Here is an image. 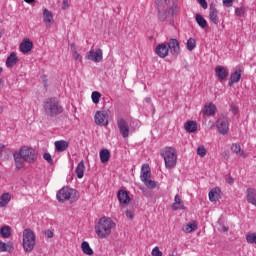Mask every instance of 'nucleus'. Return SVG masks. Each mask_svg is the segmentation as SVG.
Segmentation results:
<instances>
[{
    "mask_svg": "<svg viewBox=\"0 0 256 256\" xmlns=\"http://www.w3.org/2000/svg\"><path fill=\"white\" fill-rule=\"evenodd\" d=\"M16 168L23 169V163H35L37 161V153L35 149L23 146L19 151L13 154Z\"/></svg>",
    "mask_w": 256,
    "mask_h": 256,
    "instance_id": "f257e3e1",
    "label": "nucleus"
},
{
    "mask_svg": "<svg viewBox=\"0 0 256 256\" xmlns=\"http://www.w3.org/2000/svg\"><path fill=\"white\" fill-rule=\"evenodd\" d=\"M115 225V222L111 218L102 217L94 227L95 233L99 239H107L111 235V231L115 229Z\"/></svg>",
    "mask_w": 256,
    "mask_h": 256,
    "instance_id": "f03ea898",
    "label": "nucleus"
},
{
    "mask_svg": "<svg viewBox=\"0 0 256 256\" xmlns=\"http://www.w3.org/2000/svg\"><path fill=\"white\" fill-rule=\"evenodd\" d=\"M42 107L47 117H57L63 113V106L59 102V99L55 97L44 100Z\"/></svg>",
    "mask_w": 256,
    "mask_h": 256,
    "instance_id": "7ed1b4c3",
    "label": "nucleus"
},
{
    "mask_svg": "<svg viewBox=\"0 0 256 256\" xmlns=\"http://www.w3.org/2000/svg\"><path fill=\"white\" fill-rule=\"evenodd\" d=\"M160 155L164 159L166 169H174L177 165V150L174 147H165L160 151Z\"/></svg>",
    "mask_w": 256,
    "mask_h": 256,
    "instance_id": "20e7f679",
    "label": "nucleus"
},
{
    "mask_svg": "<svg viewBox=\"0 0 256 256\" xmlns=\"http://www.w3.org/2000/svg\"><path fill=\"white\" fill-rule=\"evenodd\" d=\"M140 181L144 183L147 189H155L157 187V182L151 180V168L149 164H143L140 173Z\"/></svg>",
    "mask_w": 256,
    "mask_h": 256,
    "instance_id": "39448f33",
    "label": "nucleus"
},
{
    "mask_svg": "<svg viewBox=\"0 0 256 256\" xmlns=\"http://www.w3.org/2000/svg\"><path fill=\"white\" fill-rule=\"evenodd\" d=\"M23 249L26 253H31L35 249V234L30 229L23 231Z\"/></svg>",
    "mask_w": 256,
    "mask_h": 256,
    "instance_id": "423d86ee",
    "label": "nucleus"
},
{
    "mask_svg": "<svg viewBox=\"0 0 256 256\" xmlns=\"http://www.w3.org/2000/svg\"><path fill=\"white\" fill-rule=\"evenodd\" d=\"M77 195V190L69 187H63L57 192V199L60 202H65V201H71L75 199Z\"/></svg>",
    "mask_w": 256,
    "mask_h": 256,
    "instance_id": "0eeeda50",
    "label": "nucleus"
},
{
    "mask_svg": "<svg viewBox=\"0 0 256 256\" xmlns=\"http://www.w3.org/2000/svg\"><path fill=\"white\" fill-rule=\"evenodd\" d=\"M116 125L118 127V131L120 135H122L123 139H127L129 137V133H131V128L129 127V122L125 120L123 117L117 118Z\"/></svg>",
    "mask_w": 256,
    "mask_h": 256,
    "instance_id": "6e6552de",
    "label": "nucleus"
},
{
    "mask_svg": "<svg viewBox=\"0 0 256 256\" xmlns=\"http://www.w3.org/2000/svg\"><path fill=\"white\" fill-rule=\"evenodd\" d=\"M85 59L93 61V63H101L103 61V50L101 48L90 50L87 52Z\"/></svg>",
    "mask_w": 256,
    "mask_h": 256,
    "instance_id": "1a4fd4ad",
    "label": "nucleus"
},
{
    "mask_svg": "<svg viewBox=\"0 0 256 256\" xmlns=\"http://www.w3.org/2000/svg\"><path fill=\"white\" fill-rule=\"evenodd\" d=\"M216 127L221 135H227L229 133V119L225 116H219Z\"/></svg>",
    "mask_w": 256,
    "mask_h": 256,
    "instance_id": "9d476101",
    "label": "nucleus"
},
{
    "mask_svg": "<svg viewBox=\"0 0 256 256\" xmlns=\"http://www.w3.org/2000/svg\"><path fill=\"white\" fill-rule=\"evenodd\" d=\"M108 117L109 116L105 111L96 112L94 117L96 125H99L100 127H107V125H109Z\"/></svg>",
    "mask_w": 256,
    "mask_h": 256,
    "instance_id": "9b49d317",
    "label": "nucleus"
},
{
    "mask_svg": "<svg viewBox=\"0 0 256 256\" xmlns=\"http://www.w3.org/2000/svg\"><path fill=\"white\" fill-rule=\"evenodd\" d=\"M168 49H170V53L175 56L181 53V48L179 47V41H177V39H170L168 41Z\"/></svg>",
    "mask_w": 256,
    "mask_h": 256,
    "instance_id": "f8f14e48",
    "label": "nucleus"
},
{
    "mask_svg": "<svg viewBox=\"0 0 256 256\" xmlns=\"http://www.w3.org/2000/svg\"><path fill=\"white\" fill-rule=\"evenodd\" d=\"M169 3H171V0H155V6L158 9L159 15L167 11V7H169Z\"/></svg>",
    "mask_w": 256,
    "mask_h": 256,
    "instance_id": "ddd939ff",
    "label": "nucleus"
},
{
    "mask_svg": "<svg viewBox=\"0 0 256 256\" xmlns=\"http://www.w3.org/2000/svg\"><path fill=\"white\" fill-rule=\"evenodd\" d=\"M246 201L251 205L256 207V189L255 188H248L246 190Z\"/></svg>",
    "mask_w": 256,
    "mask_h": 256,
    "instance_id": "4468645a",
    "label": "nucleus"
},
{
    "mask_svg": "<svg viewBox=\"0 0 256 256\" xmlns=\"http://www.w3.org/2000/svg\"><path fill=\"white\" fill-rule=\"evenodd\" d=\"M179 13V5L177 3H173L170 7L167 6L166 10L162 13V19H165L168 15H177Z\"/></svg>",
    "mask_w": 256,
    "mask_h": 256,
    "instance_id": "2eb2a0df",
    "label": "nucleus"
},
{
    "mask_svg": "<svg viewBox=\"0 0 256 256\" xmlns=\"http://www.w3.org/2000/svg\"><path fill=\"white\" fill-rule=\"evenodd\" d=\"M215 74L219 81H223L229 77V71H227V69H225L223 66H217L215 68Z\"/></svg>",
    "mask_w": 256,
    "mask_h": 256,
    "instance_id": "dca6fc26",
    "label": "nucleus"
},
{
    "mask_svg": "<svg viewBox=\"0 0 256 256\" xmlns=\"http://www.w3.org/2000/svg\"><path fill=\"white\" fill-rule=\"evenodd\" d=\"M209 19L214 25H219V11L217 8L210 6L209 8Z\"/></svg>",
    "mask_w": 256,
    "mask_h": 256,
    "instance_id": "f3484780",
    "label": "nucleus"
},
{
    "mask_svg": "<svg viewBox=\"0 0 256 256\" xmlns=\"http://www.w3.org/2000/svg\"><path fill=\"white\" fill-rule=\"evenodd\" d=\"M156 55H158V57H161V59H165V57L169 55V48L167 47V45L159 44L156 47Z\"/></svg>",
    "mask_w": 256,
    "mask_h": 256,
    "instance_id": "a211bd4d",
    "label": "nucleus"
},
{
    "mask_svg": "<svg viewBox=\"0 0 256 256\" xmlns=\"http://www.w3.org/2000/svg\"><path fill=\"white\" fill-rule=\"evenodd\" d=\"M15 246L13 242H3L0 240V253H13Z\"/></svg>",
    "mask_w": 256,
    "mask_h": 256,
    "instance_id": "6ab92c4d",
    "label": "nucleus"
},
{
    "mask_svg": "<svg viewBox=\"0 0 256 256\" xmlns=\"http://www.w3.org/2000/svg\"><path fill=\"white\" fill-rule=\"evenodd\" d=\"M33 49V42L29 39H24L20 44V51L21 53H29Z\"/></svg>",
    "mask_w": 256,
    "mask_h": 256,
    "instance_id": "aec40b11",
    "label": "nucleus"
},
{
    "mask_svg": "<svg viewBox=\"0 0 256 256\" xmlns=\"http://www.w3.org/2000/svg\"><path fill=\"white\" fill-rule=\"evenodd\" d=\"M54 145L58 153H63V151H67V149H69V142L65 140H58Z\"/></svg>",
    "mask_w": 256,
    "mask_h": 256,
    "instance_id": "412c9836",
    "label": "nucleus"
},
{
    "mask_svg": "<svg viewBox=\"0 0 256 256\" xmlns=\"http://www.w3.org/2000/svg\"><path fill=\"white\" fill-rule=\"evenodd\" d=\"M117 197H118V200L120 201V203H122L123 205H127V203L131 202L129 193H127V191H125V190H120L117 194Z\"/></svg>",
    "mask_w": 256,
    "mask_h": 256,
    "instance_id": "4be33fe9",
    "label": "nucleus"
},
{
    "mask_svg": "<svg viewBox=\"0 0 256 256\" xmlns=\"http://www.w3.org/2000/svg\"><path fill=\"white\" fill-rule=\"evenodd\" d=\"M239 81H241V69H237L230 75L229 86L233 87V85H235V83H239Z\"/></svg>",
    "mask_w": 256,
    "mask_h": 256,
    "instance_id": "5701e85b",
    "label": "nucleus"
},
{
    "mask_svg": "<svg viewBox=\"0 0 256 256\" xmlns=\"http://www.w3.org/2000/svg\"><path fill=\"white\" fill-rule=\"evenodd\" d=\"M173 211H179V209H185V206L183 205V200L181 199V196L179 194L175 195L174 203L172 204Z\"/></svg>",
    "mask_w": 256,
    "mask_h": 256,
    "instance_id": "b1692460",
    "label": "nucleus"
},
{
    "mask_svg": "<svg viewBox=\"0 0 256 256\" xmlns=\"http://www.w3.org/2000/svg\"><path fill=\"white\" fill-rule=\"evenodd\" d=\"M43 22L46 25H51L53 23V12L49 11L47 8L43 10Z\"/></svg>",
    "mask_w": 256,
    "mask_h": 256,
    "instance_id": "393cba45",
    "label": "nucleus"
},
{
    "mask_svg": "<svg viewBox=\"0 0 256 256\" xmlns=\"http://www.w3.org/2000/svg\"><path fill=\"white\" fill-rule=\"evenodd\" d=\"M75 173L78 179H83L85 175V161H80L76 167Z\"/></svg>",
    "mask_w": 256,
    "mask_h": 256,
    "instance_id": "a878e982",
    "label": "nucleus"
},
{
    "mask_svg": "<svg viewBox=\"0 0 256 256\" xmlns=\"http://www.w3.org/2000/svg\"><path fill=\"white\" fill-rule=\"evenodd\" d=\"M10 202H11V193L6 192L0 196V207L1 208L7 207V205H9Z\"/></svg>",
    "mask_w": 256,
    "mask_h": 256,
    "instance_id": "bb28decb",
    "label": "nucleus"
},
{
    "mask_svg": "<svg viewBox=\"0 0 256 256\" xmlns=\"http://www.w3.org/2000/svg\"><path fill=\"white\" fill-rule=\"evenodd\" d=\"M17 61H19L17 53L12 52L6 60V67H15V65H17Z\"/></svg>",
    "mask_w": 256,
    "mask_h": 256,
    "instance_id": "cd10ccee",
    "label": "nucleus"
},
{
    "mask_svg": "<svg viewBox=\"0 0 256 256\" xmlns=\"http://www.w3.org/2000/svg\"><path fill=\"white\" fill-rule=\"evenodd\" d=\"M231 151L232 153H236V155H239V157H243L245 159V157H247V154L245 153V151H243L241 149V145L234 143L231 145Z\"/></svg>",
    "mask_w": 256,
    "mask_h": 256,
    "instance_id": "c85d7f7f",
    "label": "nucleus"
},
{
    "mask_svg": "<svg viewBox=\"0 0 256 256\" xmlns=\"http://www.w3.org/2000/svg\"><path fill=\"white\" fill-rule=\"evenodd\" d=\"M184 128L188 133H195L197 131V122L190 120L185 123Z\"/></svg>",
    "mask_w": 256,
    "mask_h": 256,
    "instance_id": "c756f323",
    "label": "nucleus"
},
{
    "mask_svg": "<svg viewBox=\"0 0 256 256\" xmlns=\"http://www.w3.org/2000/svg\"><path fill=\"white\" fill-rule=\"evenodd\" d=\"M195 21H196V23H197V25H199V27L201 28V29H205V28H207V20H205V18L203 17V15H201V14H196V16H195Z\"/></svg>",
    "mask_w": 256,
    "mask_h": 256,
    "instance_id": "7c9ffc66",
    "label": "nucleus"
},
{
    "mask_svg": "<svg viewBox=\"0 0 256 256\" xmlns=\"http://www.w3.org/2000/svg\"><path fill=\"white\" fill-rule=\"evenodd\" d=\"M217 111V106H215V104H207L204 107V113L205 115H215Z\"/></svg>",
    "mask_w": 256,
    "mask_h": 256,
    "instance_id": "2f4dec72",
    "label": "nucleus"
},
{
    "mask_svg": "<svg viewBox=\"0 0 256 256\" xmlns=\"http://www.w3.org/2000/svg\"><path fill=\"white\" fill-rule=\"evenodd\" d=\"M111 157V152L107 149H103L100 151V161L101 163H107Z\"/></svg>",
    "mask_w": 256,
    "mask_h": 256,
    "instance_id": "473e14b6",
    "label": "nucleus"
},
{
    "mask_svg": "<svg viewBox=\"0 0 256 256\" xmlns=\"http://www.w3.org/2000/svg\"><path fill=\"white\" fill-rule=\"evenodd\" d=\"M0 235L4 238V239H9L11 237V227L9 226H3L0 229Z\"/></svg>",
    "mask_w": 256,
    "mask_h": 256,
    "instance_id": "72a5a7b5",
    "label": "nucleus"
},
{
    "mask_svg": "<svg viewBox=\"0 0 256 256\" xmlns=\"http://www.w3.org/2000/svg\"><path fill=\"white\" fill-rule=\"evenodd\" d=\"M184 233H193V231H197V223L192 222L188 223L183 227Z\"/></svg>",
    "mask_w": 256,
    "mask_h": 256,
    "instance_id": "f704fd0d",
    "label": "nucleus"
},
{
    "mask_svg": "<svg viewBox=\"0 0 256 256\" xmlns=\"http://www.w3.org/2000/svg\"><path fill=\"white\" fill-rule=\"evenodd\" d=\"M81 249L85 255H93V249L89 246V242H82Z\"/></svg>",
    "mask_w": 256,
    "mask_h": 256,
    "instance_id": "c9c22d12",
    "label": "nucleus"
},
{
    "mask_svg": "<svg viewBox=\"0 0 256 256\" xmlns=\"http://www.w3.org/2000/svg\"><path fill=\"white\" fill-rule=\"evenodd\" d=\"M246 241L247 243H250V245H256V233L250 232L246 235Z\"/></svg>",
    "mask_w": 256,
    "mask_h": 256,
    "instance_id": "e433bc0d",
    "label": "nucleus"
},
{
    "mask_svg": "<svg viewBox=\"0 0 256 256\" xmlns=\"http://www.w3.org/2000/svg\"><path fill=\"white\" fill-rule=\"evenodd\" d=\"M208 196H209V200L212 203H214L215 201H217V199H219V192H217V189H213L209 192Z\"/></svg>",
    "mask_w": 256,
    "mask_h": 256,
    "instance_id": "4c0bfd02",
    "label": "nucleus"
},
{
    "mask_svg": "<svg viewBox=\"0 0 256 256\" xmlns=\"http://www.w3.org/2000/svg\"><path fill=\"white\" fill-rule=\"evenodd\" d=\"M187 49L188 51H193V49H195L197 47V42L195 41L194 38H190L188 41H187Z\"/></svg>",
    "mask_w": 256,
    "mask_h": 256,
    "instance_id": "58836bf2",
    "label": "nucleus"
},
{
    "mask_svg": "<svg viewBox=\"0 0 256 256\" xmlns=\"http://www.w3.org/2000/svg\"><path fill=\"white\" fill-rule=\"evenodd\" d=\"M196 152L199 157H205V155H207V149H205L204 145L198 146Z\"/></svg>",
    "mask_w": 256,
    "mask_h": 256,
    "instance_id": "ea45409f",
    "label": "nucleus"
},
{
    "mask_svg": "<svg viewBox=\"0 0 256 256\" xmlns=\"http://www.w3.org/2000/svg\"><path fill=\"white\" fill-rule=\"evenodd\" d=\"M91 98H92L93 103L97 104V103H99V100L101 99V93H99L98 91H94V92H92Z\"/></svg>",
    "mask_w": 256,
    "mask_h": 256,
    "instance_id": "a19ab883",
    "label": "nucleus"
},
{
    "mask_svg": "<svg viewBox=\"0 0 256 256\" xmlns=\"http://www.w3.org/2000/svg\"><path fill=\"white\" fill-rule=\"evenodd\" d=\"M151 255L152 256H163V252H161V250H159V247L156 246L152 249Z\"/></svg>",
    "mask_w": 256,
    "mask_h": 256,
    "instance_id": "79ce46f5",
    "label": "nucleus"
},
{
    "mask_svg": "<svg viewBox=\"0 0 256 256\" xmlns=\"http://www.w3.org/2000/svg\"><path fill=\"white\" fill-rule=\"evenodd\" d=\"M73 58L75 59V61H78V63H83V57L79 55L77 51L73 52Z\"/></svg>",
    "mask_w": 256,
    "mask_h": 256,
    "instance_id": "37998d69",
    "label": "nucleus"
},
{
    "mask_svg": "<svg viewBox=\"0 0 256 256\" xmlns=\"http://www.w3.org/2000/svg\"><path fill=\"white\" fill-rule=\"evenodd\" d=\"M43 159H45V161H47L48 163H50V165H53V158L51 157V154H49V153H44V154H43Z\"/></svg>",
    "mask_w": 256,
    "mask_h": 256,
    "instance_id": "c03bdc74",
    "label": "nucleus"
},
{
    "mask_svg": "<svg viewBox=\"0 0 256 256\" xmlns=\"http://www.w3.org/2000/svg\"><path fill=\"white\" fill-rule=\"evenodd\" d=\"M235 0H222V3L224 5V7H233V2Z\"/></svg>",
    "mask_w": 256,
    "mask_h": 256,
    "instance_id": "a18cd8bd",
    "label": "nucleus"
},
{
    "mask_svg": "<svg viewBox=\"0 0 256 256\" xmlns=\"http://www.w3.org/2000/svg\"><path fill=\"white\" fill-rule=\"evenodd\" d=\"M243 13H245V10L243 8L235 9V15H237V17H241V15H243Z\"/></svg>",
    "mask_w": 256,
    "mask_h": 256,
    "instance_id": "49530a36",
    "label": "nucleus"
},
{
    "mask_svg": "<svg viewBox=\"0 0 256 256\" xmlns=\"http://www.w3.org/2000/svg\"><path fill=\"white\" fill-rule=\"evenodd\" d=\"M202 9H207V1L206 0H197Z\"/></svg>",
    "mask_w": 256,
    "mask_h": 256,
    "instance_id": "de8ad7c7",
    "label": "nucleus"
},
{
    "mask_svg": "<svg viewBox=\"0 0 256 256\" xmlns=\"http://www.w3.org/2000/svg\"><path fill=\"white\" fill-rule=\"evenodd\" d=\"M230 111L233 113V115H237L238 108L234 104L230 105Z\"/></svg>",
    "mask_w": 256,
    "mask_h": 256,
    "instance_id": "09e8293b",
    "label": "nucleus"
},
{
    "mask_svg": "<svg viewBox=\"0 0 256 256\" xmlns=\"http://www.w3.org/2000/svg\"><path fill=\"white\" fill-rule=\"evenodd\" d=\"M62 9L63 10L69 9V0H63Z\"/></svg>",
    "mask_w": 256,
    "mask_h": 256,
    "instance_id": "8fccbe9b",
    "label": "nucleus"
},
{
    "mask_svg": "<svg viewBox=\"0 0 256 256\" xmlns=\"http://www.w3.org/2000/svg\"><path fill=\"white\" fill-rule=\"evenodd\" d=\"M126 217H127L128 219H130V220H133L134 215H133V213L131 212V210L126 211Z\"/></svg>",
    "mask_w": 256,
    "mask_h": 256,
    "instance_id": "3c124183",
    "label": "nucleus"
},
{
    "mask_svg": "<svg viewBox=\"0 0 256 256\" xmlns=\"http://www.w3.org/2000/svg\"><path fill=\"white\" fill-rule=\"evenodd\" d=\"M46 235H47V237H48L49 239L53 238V232H51V231H49V230L46 232Z\"/></svg>",
    "mask_w": 256,
    "mask_h": 256,
    "instance_id": "603ef678",
    "label": "nucleus"
},
{
    "mask_svg": "<svg viewBox=\"0 0 256 256\" xmlns=\"http://www.w3.org/2000/svg\"><path fill=\"white\" fill-rule=\"evenodd\" d=\"M144 101H145V103H150V102H151V98H150V97H146V98L144 99Z\"/></svg>",
    "mask_w": 256,
    "mask_h": 256,
    "instance_id": "864d4df0",
    "label": "nucleus"
},
{
    "mask_svg": "<svg viewBox=\"0 0 256 256\" xmlns=\"http://www.w3.org/2000/svg\"><path fill=\"white\" fill-rule=\"evenodd\" d=\"M3 149H5V145L0 144V153H3Z\"/></svg>",
    "mask_w": 256,
    "mask_h": 256,
    "instance_id": "5fc2aeb1",
    "label": "nucleus"
},
{
    "mask_svg": "<svg viewBox=\"0 0 256 256\" xmlns=\"http://www.w3.org/2000/svg\"><path fill=\"white\" fill-rule=\"evenodd\" d=\"M25 3H35V0H24Z\"/></svg>",
    "mask_w": 256,
    "mask_h": 256,
    "instance_id": "6e6d98bb",
    "label": "nucleus"
},
{
    "mask_svg": "<svg viewBox=\"0 0 256 256\" xmlns=\"http://www.w3.org/2000/svg\"><path fill=\"white\" fill-rule=\"evenodd\" d=\"M222 231H229V228L223 226V227H222Z\"/></svg>",
    "mask_w": 256,
    "mask_h": 256,
    "instance_id": "4d7b16f0",
    "label": "nucleus"
},
{
    "mask_svg": "<svg viewBox=\"0 0 256 256\" xmlns=\"http://www.w3.org/2000/svg\"><path fill=\"white\" fill-rule=\"evenodd\" d=\"M0 73H3V68L2 67H0Z\"/></svg>",
    "mask_w": 256,
    "mask_h": 256,
    "instance_id": "13d9d810",
    "label": "nucleus"
},
{
    "mask_svg": "<svg viewBox=\"0 0 256 256\" xmlns=\"http://www.w3.org/2000/svg\"><path fill=\"white\" fill-rule=\"evenodd\" d=\"M229 183H233V180H230Z\"/></svg>",
    "mask_w": 256,
    "mask_h": 256,
    "instance_id": "bf43d9fd",
    "label": "nucleus"
},
{
    "mask_svg": "<svg viewBox=\"0 0 256 256\" xmlns=\"http://www.w3.org/2000/svg\"><path fill=\"white\" fill-rule=\"evenodd\" d=\"M1 37H2V34H1V32H0V39H1Z\"/></svg>",
    "mask_w": 256,
    "mask_h": 256,
    "instance_id": "052dcab7",
    "label": "nucleus"
},
{
    "mask_svg": "<svg viewBox=\"0 0 256 256\" xmlns=\"http://www.w3.org/2000/svg\"><path fill=\"white\" fill-rule=\"evenodd\" d=\"M1 81H2V80L0 79V85H1Z\"/></svg>",
    "mask_w": 256,
    "mask_h": 256,
    "instance_id": "680f3d73",
    "label": "nucleus"
}]
</instances>
